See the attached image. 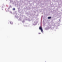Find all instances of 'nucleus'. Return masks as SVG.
<instances>
[{
    "label": "nucleus",
    "instance_id": "obj_1",
    "mask_svg": "<svg viewBox=\"0 0 62 62\" xmlns=\"http://www.w3.org/2000/svg\"><path fill=\"white\" fill-rule=\"evenodd\" d=\"M39 29L40 30H41V31L42 32H43V30H42V27L41 26H40L39 27Z\"/></svg>",
    "mask_w": 62,
    "mask_h": 62
},
{
    "label": "nucleus",
    "instance_id": "obj_3",
    "mask_svg": "<svg viewBox=\"0 0 62 62\" xmlns=\"http://www.w3.org/2000/svg\"><path fill=\"white\" fill-rule=\"evenodd\" d=\"M10 23L11 24H13V22H10Z\"/></svg>",
    "mask_w": 62,
    "mask_h": 62
},
{
    "label": "nucleus",
    "instance_id": "obj_2",
    "mask_svg": "<svg viewBox=\"0 0 62 62\" xmlns=\"http://www.w3.org/2000/svg\"><path fill=\"white\" fill-rule=\"evenodd\" d=\"M51 17H48V19H51Z\"/></svg>",
    "mask_w": 62,
    "mask_h": 62
},
{
    "label": "nucleus",
    "instance_id": "obj_4",
    "mask_svg": "<svg viewBox=\"0 0 62 62\" xmlns=\"http://www.w3.org/2000/svg\"><path fill=\"white\" fill-rule=\"evenodd\" d=\"M13 10H15V8H13Z\"/></svg>",
    "mask_w": 62,
    "mask_h": 62
},
{
    "label": "nucleus",
    "instance_id": "obj_5",
    "mask_svg": "<svg viewBox=\"0 0 62 62\" xmlns=\"http://www.w3.org/2000/svg\"><path fill=\"white\" fill-rule=\"evenodd\" d=\"M40 34V33H39V34Z\"/></svg>",
    "mask_w": 62,
    "mask_h": 62
}]
</instances>
